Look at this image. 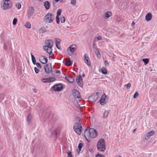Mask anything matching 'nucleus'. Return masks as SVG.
Returning a JSON list of instances; mask_svg holds the SVG:
<instances>
[{"instance_id":"obj_1","label":"nucleus","mask_w":157,"mask_h":157,"mask_svg":"<svg viewBox=\"0 0 157 157\" xmlns=\"http://www.w3.org/2000/svg\"><path fill=\"white\" fill-rule=\"evenodd\" d=\"M84 135L86 140L88 142L90 141V138H95L97 136V132L94 128H86L85 130Z\"/></svg>"},{"instance_id":"obj_2","label":"nucleus","mask_w":157,"mask_h":157,"mask_svg":"<svg viewBox=\"0 0 157 157\" xmlns=\"http://www.w3.org/2000/svg\"><path fill=\"white\" fill-rule=\"evenodd\" d=\"M97 148L98 151H104L105 150V144L104 139H100L97 144Z\"/></svg>"},{"instance_id":"obj_3","label":"nucleus","mask_w":157,"mask_h":157,"mask_svg":"<svg viewBox=\"0 0 157 157\" xmlns=\"http://www.w3.org/2000/svg\"><path fill=\"white\" fill-rule=\"evenodd\" d=\"M12 4L10 0H3L1 3V7L4 10L10 8Z\"/></svg>"},{"instance_id":"obj_4","label":"nucleus","mask_w":157,"mask_h":157,"mask_svg":"<svg viewBox=\"0 0 157 157\" xmlns=\"http://www.w3.org/2000/svg\"><path fill=\"white\" fill-rule=\"evenodd\" d=\"M53 14L52 13H47L44 18V21L46 23H51L54 20Z\"/></svg>"},{"instance_id":"obj_5","label":"nucleus","mask_w":157,"mask_h":157,"mask_svg":"<svg viewBox=\"0 0 157 157\" xmlns=\"http://www.w3.org/2000/svg\"><path fill=\"white\" fill-rule=\"evenodd\" d=\"M82 126L80 123H76L73 126V129L78 135H80L82 131Z\"/></svg>"},{"instance_id":"obj_6","label":"nucleus","mask_w":157,"mask_h":157,"mask_svg":"<svg viewBox=\"0 0 157 157\" xmlns=\"http://www.w3.org/2000/svg\"><path fill=\"white\" fill-rule=\"evenodd\" d=\"M63 86L61 84L55 85L52 87L53 90L56 91H60L63 89Z\"/></svg>"},{"instance_id":"obj_7","label":"nucleus","mask_w":157,"mask_h":157,"mask_svg":"<svg viewBox=\"0 0 157 157\" xmlns=\"http://www.w3.org/2000/svg\"><path fill=\"white\" fill-rule=\"evenodd\" d=\"M72 94L75 99H80L81 96L79 92L76 89H74L72 91Z\"/></svg>"},{"instance_id":"obj_8","label":"nucleus","mask_w":157,"mask_h":157,"mask_svg":"<svg viewBox=\"0 0 157 157\" xmlns=\"http://www.w3.org/2000/svg\"><path fill=\"white\" fill-rule=\"evenodd\" d=\"M34 12V10L33 7L30 6L28 9L27 12L28 17L29 18L32 15Z\"/></svg>"},{"instance_id":"obj_9","label":"nucleus","mask_w":157,"mask_h":157,"mask_svg":"<svg viewBox=\"0 0 157 157\" xmlns=\"http://www.w3.org/2000/svg\"><path fill=\"white\" fill-rule=\"evenodd\" d=\"M55 80L54 78H43L41 79L42 81L44 83H49L50 82H53Z\"/></svg>"},{"instance_id":"obj_10","label":"nucleus","mask_w":157,"mask_h":157,"mask_svg":"<svg viewBox=\"0 0 157 157\" xmlns=\"http://www.w3.org/2000/svg\"><path fill=\"white\" fill-rule=\"evenodd\" d=\"M53 44V41L51 40H47L45 41V44L47 45L46 46L48 47L49 48L52 49Z\"/></svg>"},{"instance_id":"obj_11","label":"nucleus","mask_w":157,"mask_h":157,"mask_svg":"<svg viewBox=\"0 0 157 157\" xmlns=\"http://www.w3.org/2000/svg\"><path fill=\"white\" fill-rule=\"evenodd\" d=\"M84 59L85 63H86L89 66H90L91 65V63L90 60V58L86 54H85L84 56Z\"/></svg>"},{"instance_id":"obj_12","label":"nucleus","mask_w":157,"mask_h":157,"mask_svg":"<svg viewBox=\"0 0 157 157\" xmlns=\"http://www.w3.org/2000/svg\"><path fill=\"white\" fill-rule=\"evenodd\" d=\"M76 82L78 85L80 87H82L83 86L82 79V76L81 75H79L78 78L76 79Z\"/></svg>"},{"instance_id":"obj_13","label":"nucleus","mask_w":157,"mask_h":157,"mask_svg":"<svg viewBox=\"0 0 157 157\" xmlns=\"http://www.w3.org/2000/svg\"><path fill=\"white\" fill-rule=\"evenodd\" d=\"M50 65L51 67H48V65L47 64H46L44 66V70L45 72L47 73H50L52 71V68L51 64Z\"/></svg>"},{"instance_id":"obj_14","label":"nucleus","mask_w":157,"mask_h":157,"mask_svg":"<svg viewBox=\"0 0 157 157\" xmlns=\"http://www.w3.org/2000/svg\"><path fill=\"white\" fill-rule=\"evenodd\" d=\"M106 97V95L105 94H104L101 97L100 100V102L101 105H103L106 103L105 101Z\"/></svg>"},{"instance_id":"obj_15","label":"nucleus","mask_w":157,"mask_h":157,"mask_svg":"<svg viewBox=\"0 0 157 157\" xmlns=\"http://www.w3.org/2000/svg\"><path fill=\"white\" fill-rule=\"evenodd\" d=\"M40 61L41 63L45 64L48 62V60L45 56H42L40 59Z\"/></svg>"},{"instance_id":"obj_16","label":"nucleus","mask_w":157,"mask_h":157,"mask_svg":"<svg viewBox=\"0 0 157 157\" xmlns=\"http://www.w3.org/2000/svg\"><path fill=\"white\" fill-rule=\"evenodd\" d=\"M40 116L42 120L45 121L48 118V115L44 112L40 114Z\"/></svg>"},{"instance_id":"obj_17","label":"nucleus","mask_w":157,"mask_h":157,"mask_svg":"<svg viewBox=\"0 0 157 157\" xmlns=\"http://www.w3.org/2000/svg\"><path fill=\"white\" fill-rule=\"evenodd\" d=\"M43 48L45 51H46L50 55L52 53V49L51 48H49L48 47L44 45L43 46Z\"/></svg>"},{"instance_id":"obj_18","label":"nucleus","mask_w":157,"mask_h":157,"mask_svg":"<svg viewBox=\"0 0 157 157\" xmlns=\"http://www.w3.org/2000/svg\"><path fill=\"white\" fill-rule=\"evenodd\" d=\"M76 46L75 44H72L68 48V50L70 49V51L71 53H73L76 49Z\"/></svg>"},{"instance_id":"obj_19","label":"nucleus","mask_w":157,"mask_h":157,"mask_svg":"<svg viewBox=\"0 0 157 157\" xmlns=\"http://www.w3.org/2000/svg\"><path fill=\"white\" fill-rule=\"evenodd\" d=\"M52 75L54 76H58L60 74V71L59 70H55L52 72Z\"/></svg>"},{"instance_id":"obj_20","label":"nucleus","mask_w":157,"mask_h":157,"mask_svg":"<svg viewBox=\"0 0 157 157\" xmlns=\"http://www.w3.org/2000/svg\"><path fill=\"white\" fill-rule=\"evenodd\" d=\"M44 105L43 104L39 103L37 105L36 109L38 110H42L44 109Z\"/></svg>"},{"instance_id":"obj_21","label":"nucleus","mask_w":157,"mask_h":157,"mask_svg":"<svg viewBox=\"0 0 157 157\" xmlns=\"http://www.w3.org/2000/svg\"><path fill=\"white\" fill-rule=\"evenodd\" d=\"M152 15L150 13H148L145 17L146 20L147 21H149L151 20L152 18Z\"/></svg>"},{"instance_id":"obj_22","label":"nucleus","mask_w":157,"mask_h":157,"mask_svg":"<svg viewBox=\"0 0 157 157\" xmlns=\"http://www.w3.org/2000/svg\"><path fill=\"white\" fill-rule=\"evenodd\" d=\"M44 6L46 10H48L50 8V4L48 1H46L44 2Z\"/></svg>"},{"instance_id":"obj_23","label":"nucleus","mask_w":157,"mask_h":157,"mask_svg":"<svg viewBox=\"0 0 157 157\" xmlns=\"http://www.w3.org/2000/svg\"><path fill=\"white\" fill-rule=\"evenodd\" d=\"M72 64V62L71 61V60L68 59V60H65V64L67 66H71Z\"/></svg>"},{"instance_id":"obj_24","label":"nucleus","mask_w":157,"mask_h":157,"mask_svg":"<svg viewBox=\"0 0 157 157\" xmlns=\"http://www.w3.org/2000/svg\"><path fill=\"white\" fill-rule=\"evenodd\" d=\"M112 13L110 11H107L105 14V18L107 19L109 18L111 15Z\"/></svg>"},{"instance_id":"obj_25","label":"nucleus","mask_w":157,"mask_h":157,"mask_svg":"<svg viewBox=\"0 0 157 157\" xmlns=\"http://www.w3.org/2000/svg\"><path fill=\"white\" fill-rule=\"evenodd\" d=\"M30 54H31V58H32V62L35 65L36 64V62L35 58L34 56L33 55L32 52Z\"/></svg>"},{"instance_id":"obj_26","label":"nucleus","mask_w":157,"mask_h":157,"mask_svg":"<svg viewBox=\"0 0 157 157\" xmlns=\"http://www.w3.org/2000/svg\"><path fill=\"white\" fill-rule=\"evenodd\" d=\"M99 92H97L96 93V94L95 95H92L90 96V98H92L93 97H95V98L94 99V100H96L97 99L98 97V96L99 95Z\"/></svg>"},{"instance_id":"obj_27","label":"nucleus","mask_w":157,"mask_h":157,"mask_svg":"<svg viewBox=\"0 0 157 157\" xmlns=\"http://www.w3.org/2000/svg\"><path fill=\"white\" fill-rule=\"evenodd\" d=\"M109 113V110L105 111L103 113V118L105 119L106 118L108 115Z\"/></svg>"},{"instance_id":"obj_28","label":"nucleus","mask_w":157,"mask_h":157,"mask_svg":"<svg viewBox=\"0 0 157 157\" xmlns=\"http://www.w3.org/2000/svg\"><path fill=\"white\" fill-rule=\"evenodd\" d=\"M47 29L45 27H43L39 30V32L40 33H43L46 32Z\"/></svg>"},{"instance_id":"obj_29","label":"nucleus","mask_w":157,"mask_h":157,"mask_svg":"<svg viewBox=\"0 0 157 157\" xmlns=\"http://www.w3.org/2000/svg\"><path fill=\"white\" fill-rule=\"evenodd\" d=\"M98 58L101 56V54L98 49H96V50H94Z\"/></svg>"},{"instance_id":"obj_30","label":"nucleus","mask_w":157,"mask_h":157,"mask_svg":"<svg viewBox=\"0 0 157 157\" xmlns=\"http://www.w3.org/2000/svg\"><path fill=\"white\" fill-rule=\"evenodd\" d=\"M67 81L70 83H73L75 81V79L73 77L70 76Z\"/></svg>"},{"instance_id":"obj_31","label":"nucleus","mask_w":157,"mask_h":157,"mask_svg":"<svg viewBox=\"0 0 157 157\" xmlns=\"http://www.w3.org/2000/svg\"><path fill=\"white\" fill-rule=\"evenodd\" d=\"M101 71L103 74L104 75H106L107 74V71L105 67H102L101 69Z\"/></svg>"},{"instance_id":"obj_32","label":"nucleus","mask_w":157,"mask_h":157,"mask_svg":"<svg viewBox=\"0 0 157 157\" xmlns=\"http://www.w3.org/2000/svg\"><path fill=\"white\" fill-rule=\"evenodd\" d=\"M83 144L82 143H80L78 144V151H79V152H80L81 151V149L83 147Z\"/></svg>"},{"instance_id":"obj_33","label":"nucleus","mask_w":157,"mask_h":157,"mask_svg":"<svg viewBox=\"0 0 157 157\" xmlns=\"http://www.w3.org/2000/svg\"><path fill=\"white\" fill-rule=\"evenodd\" d=\"M32 117V115L31 113H29L28 114L27 117V121L28 122H29Z\"/></svg>"},{"instance_id":"obj_34","label":"nucleus","mask_w":157,"mask_h":157,"mask_svg":"<svg viewBox=\"0 0 157 157\" xmlns=\"http://www.w3.org/2000/svg\"><path fill=\"white\" fill-rule=\"evenodd\" d=\"M154 134V132L153 131H151L150 132L147 133V137H149Z\"/></svg>"},{"instance_id":"obj_35","label":"nucleus","mask_w":157,"mask_h":157,"mask_svg":"<svg viewBox=\"0 0 157 157\" xmlns=\"http://www.w3.org/2000/svg\"><path fill=\"white\" fill-rule=\"evenodd\" d=\"M25 26L26 28L29 29L31 28V24L30 22H28L25 24Z\"/></svg>"},{"instance_id":"obj_36","label":"nucleus","mask_w":157,"mask_h":157,"mask_svg":"<svg viewBox=\"0 0 157 157\" xmlns=\"http://www.w3.org/2000/svg\"><path fill=\"white\" fill-rule=\"evenodd\" d=\"M4 49L5 50L8 51L10 50V48H8L6 44L5 43L4 45Z\"/></svg>"},{"instance_id":"obj_37","label":"nucleus","mask_w":157,"mask_h":157,"mask_svg":"<svg viewBox=\"0 0 157 157\" xmlns=\"http://www.w3.org/2000/svg\"><path fill=\"white\" fill-rule=\"evenodd\" d=\"M143 62L144 63V64L146 65L149 62V60L147 58H145L143 59Z\"/></svg>"},{"instance_id":"obj_38","label":"nucleus","mask_w":157,"mask_h":157,"mask_svg":"<svg viewBox=\"0 0 157 157\" xmlns=\"http://www.w3.org/2000/svg\"><path fill=\"white\" fill-rule=\"evenodd\" d=\"M5 94L4 92H2L0 94V99L3 100L4 98Z\"/></svg>"},{"instance_id":"obj_39","label":"nucleus","mask_w":157,"mask_h":157,"mask_svg":"<svg viewBox=\"0 0 157 157\" xmlns=\"http://www.w3.org/2000/svg\"><path fill=\"white\" fill-rule=\"evenodd\" d=\"M62 12V10L61 9H59L57 12L56 16H59L61 14V12Z\"/></svg>"},{"instance_id":"obj_40","label":"nucleus","mask_w":157,"mask_h":157,"mask_svg":"<svg viewBox=\"0 0 157 157\" xmlns=\"http://www.w3.org/2000/svg\"><path fill=\"white\" fill-rule=\"evenodd\" d=\"M17 21V19L15 18L13 19V25H15L16 24Z\"/></svg>"},{"instance_id":"obj_41","label":"nucleus","mask_w":157,"mask_h":157,"mask_svg":"<svg viewBox=\"0 0 157 157\" xmlns=\"http://www.w3.org/2000/svg\"><path fill=\"white\" fill-rule=\"evenodd\" d=\"M16 6L18 8V9H20L21 7V3L20 2L17 3L16 4Z\"/></svg>"},{"instance_id":"obj_42","label":"nucleus","mask_w":157,"mask_h":157,"mask_svg":"<svg viewBox=\"0 0 157 157\" xmlns=\"http://www.w3.org/2000/svg\"><path fill=\"white\" fill-rule=\"evenodd\" d=\"M139 96V93L137 91L136 92L134 95H133V97L134 98H136Z\"/></svg>"},{"instance_id":"obj_43","label":"nucleus","mask_w":157,"mask_h":157,"mask_svg":"<svg viewBox=\"0 0 157 157\" xmlns=\"http://www.w3.org/2000/svg\"><path fill=\"white\" fill-rule=\"evenodd\" d=\"M94 40L93 43V49L94 50H96V49H98L97 48V46L94 43Z\"/></svg>"},{"instance_id":"obj_44","label":"nucleus","mask_w":157,"mask_h":157,"mask_svg":"<svg viewBox=\"0 0 157 157\" xmlns=\"http://www.w3.org/2000/svg\"><path fill=\"white\" fill-rule=\"evenodd\" d=\"M71 4L75 6L76 4V0H71Z\"/></svg>"},{"instance_id":"obj_45","label":"nucleus","mask_w":157,"mask_h":157,"mask_svg":"<svg viewBox=\"0 0 157 157\" xmlns=\"http://www.w3.org/2000/svg\"><path fill=\"white\" fill-rule=\"evenodd\" d=\"M71 152H70L69 151L67 152L68 154L67 157H72V155L71 154Z\"/></svg>"},{"instance_id":"obj_46","label":"nucleus","mask_w":157,"mask_h":157,"mask_svg":"<svg viewBox=\"0 0 157 157\" xmlns=\"http://www.w3.org/2000/svg\"><path fill=\"white\" fill-rule=\"evenodd\" d=\"M56 22L59 24V23L60 21V20L59 18V16H56Z\"/></svg>"},{"instance_id":"obj_47","label":"nucleus","mask_w":157,"mask_h":157,"mask_svg":"<svg viewBox=\"0 0 157 157\" xmlns=\"http://www.w3.org/2000/svg\"><path fill=\"white\" fill-rule=\"evenodd\" d=\"M125 86L128 89H129L131 86V84L130 83H128L127 84L125 85Z\"/></svg>"},{"instance_id":"obj_48","label":"nucleus","mask_w":157,"mask_h":157,"mask_svg":"<svg viewBox=\"0 0 157 157\" xmlns=\"http://www.w3.org/2000/svg\"><path fill=\"white\" fill-rule=\"evenodd\" d=\"M61 22L62 23H63L65 21V18L64 17H63L61 18Z\"/></svg>"},{"instance_id":"obj_49","label":"nucleus","mask_w":157,"mask_h":157,"mask_svg":"<svg viewBox=\"0 0 157 157\" xmlns=\"http://www.w3.org/2000/svg\"><path fill=\"white\" fill-rule=\"evenodd\" d=\"M96 39H97V40H94L95 41H98L99 40H101L102 39V37L101 36H98L96 37Z\"/></svg>"},{"instance_id":"obj_50","label":"nucleus","mask_w":157,"mask_h":157,"mask_svg":"<svg viewBox=\"0 0 157 157\" xmlns=\"http://www.w3.org/2000/svg\"><path fill=\"white\" fill-rule=\"evenodd\" d=\"M34 70H35V72L36 73H38L40 71L39 69L36 67H34Z\"/></svg>"},{"instance_id":"obj_51","label":"nucleus","mask_w":157,"mask_h":157,"mask_svg":"<svg viewBox=\"0 0 157 157\" xmlns=\"http://www.w3.org/2000/svg\"><path fill=\"white\" fill-rule=\"evenodd\" d=\"M60 43L59 42L57 41V40H56V47L57 48H58V49H59L60 48L58 47V44H60Z\"/></svg>"},{"instance_id":"obj_52","label":"nucleus","mask_w":157,"mask_h":157,"mask_svg":"<svg viewBox=\"0 0 157 157\" xmlns=\"http://www.w3.org/2000/svg\"><path fill=\"white\" fill-rule=\"evenodd\" d=\"M37 66L39 68H41V66L40 64L39 63H36V64Z\"/></svg>"},{"instance_id":"obj_53","label":"nucleus","mask_w":157,"mask_h":157,"mask_svg":"<svg viewBox=\"0 0 157 157\" xmlns=\"http://www.w3.org/2000/svg\"><path fill=\"white\" fill-rule=\"evenodd\" d=\"M76 121L78 122V123H80V121H81V119L79 117H77L76 118Z\"/></svg>"},{"instance_id":"obj_54","label":"nucleus","mask_w":157,"mask_h":157,"mask_svg":"<svg viewBox=\"0 0 157 157\" xmlns=\"http://www.w3.org/2000/svg\"><path fill=\"white\" fill-rule=\"evenodd\" d=\"M102 156L104 157V155H101L99 154L98 153L96 156V157H102Z\"/></svg>"},{"instance_id":"obj_55","label":"nucleus","mask_w":157,"mask_h":157,"mask_svg":"<svg viewBox=\"0 0 157 157\" xmlns=\"http://www.w3.org/2000/svg\"><path fill=\"white\" fill-rule=\"evenodd\" d=\"M94 98H95V97H93L92 98H90V96L89 97V100H90L91 101H95L96 100H94Z\"/></svg>"},{"instance_id":"obj_56","label":"nucleus","mask_w":157,"mask_h":157,"mask_svg":"<svg viewBox=\"0 0 157 157\" xmlns=\"http://www.w3.org/2000/svg\"><path fill=\"white\" fill-rule=\"evenodd\" d=\"M52 134L53 135H55L56 136H57V133L56 131H54L52 133Z\"/></svg>"},{"instance_id":"obj_57","label":"nucleus","mask_w":157,"mask_h":157,"mask_svg":"<svg viewBox=\"0 0 157 157\" xmlns=\"http://www.w3.org/2000/svg\"><path fill=\"white\" fill-rule=\"evenodd\" d=\"M108 62L107 60H105V66L108 65Z\"/></svg>"},{"instance_id":"obj_58","label":"nucleus","mask_w":157,"mask_h":157,"mask_svg":"<svg viewBox=\"0 0 157 157\" xmlns=\"http://www.w3.org/2000/svg\"><path fill=\"white\" fill-rule=\"evenodd\" d=\"M70 76H65V79L66 80H67V81H68L69 78Z\"/></svg>"},{"instance_id":"obj_59","label":"nucleus","mask_w":157,"mask_h":157,"mask_svg":"<svg viewBox=\"0 0 157 157\" xmlns=\"http://www.w3.org/2000/svg\"><path fill=\"white\" fill-rule=\"evenodd\" d=\"M135 23L134 21H133L132 23L131 26H134L135 25Z\"/></svg>"},{"instance_id":"obj_60","label":"nucleus","mask_w":157,"mask_h":157,"mask_svg":"<svg viewBox=\"0 0 157 157\" xmlns=\"http://www.w3.org/2000/svg\"><path fill=\"white\" fill-rule=\"evenodd\" d=\"M49 58H52V59H55V58L53 57V56H49Z\"/></svg>"},{"instance_id":"obj_61","label":"nucleus","mask_w":157,"mask_h":157,"mask_svg":"<svg viewBox=\"0 0 157 157\" xmlns=\"http://www.w3.org/2000/svg\"><path fill=\"white\" fill-rule=\"evenodd\" d=\"M44 27H45L46 29L48 28V25H46Z\"/></svg>"},{"instance_id":"obj_62","label":"nucleus","mask_w":157,"mask_h":157,"mask_svg":"<svg viewBox=\"0 0 157 157\" xmlns=\"http://www.w3.org/2000/svg\"><path fill=\"white\" fill-rule=\"evenodd\" d=\"M136 130V128H135V129H134L133 130V133H134L135 132Z\"/></svg>"},{"instance_id":"obj_63","label":"nucleus","mask_w":157,"mask_h":157,"mask_svg":"<svg viewBox=\"0 0 157 157\" xmlns=\"http://www.w3.org/2000/svg\"><path fill=\"white\" fill-rule=\"evenodd\" d=\"M65 1V0H61V2H64Z\"/></svg>"},{"instance_id":"obj_64","label":"nucleus","mask_w":157,"mask_h":157,"mask_svg":"<svg viewBox=\"0 0 157 157\" xmlns=\"http://www.w3.org/2000/svg\"><path fill=\"white\" fill-rule=\"evenodd\" d=\"M55 1L56 2H58L60 0H55Z\"/></svg>"}]
</instances>
